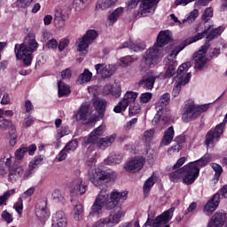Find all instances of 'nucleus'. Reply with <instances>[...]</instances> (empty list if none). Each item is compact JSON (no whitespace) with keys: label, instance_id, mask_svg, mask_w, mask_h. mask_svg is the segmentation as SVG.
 <instances>
[{"label":"nucleus","instance_id":"nucleus-57","mask_svg":"<svg viewBox=\"0 0 227 227\" xmlns=\"http://www.w3.org/2000/svg\"><path fill=\"white\" fill-rule=\"evenodd\" d=\"M121 63L122 67H129V65L134 63V59H132L130 56H127L121 59Z\"/></svg>","mask_w":227,"mask_h":227},{"label":"nucleus","instance_id":"nucleus-60","mask_svg":"<svg viewBox=\"0 0 227 227\" xmlns=\"http://www.w3.org/2000/svg\"><path fill=\"white\" fill-rule=\"evenodd\" d=\"M157 114L153 119V125H157V123H160V116H162V110H156Z\"/></svg>","mask_w":227,"mask_h":227},{"label":"nucleus","instance_id":"nucleus-45","mask_svg":"<svg viewBox=\"0 0 227 227\" xmlns=\"http://www.w3.org/2000/svg\"><path fill=\"white\" fill-rule=\"evenodd\" d=\"M43 160V157L42 156H36L32 161L29 162V168L31 169H36L40 164H42V161Z\"/></svg>","mask_w":227,"mask_h":227},{"label":"nucleus","instance_id":"nucleus-6","mask_svg":"<svg viewBox=\"0 0 227 227\" xmlns=\"http://www.w3.org/2000/svg\"><path fill=\"white\" fill-rule=\"evenodd\" d=\"M206 111H208V105L196 106L194 100L188 99L184 105V112L182 116L183 121L189 123V121H192V120H196V118L201 116V113H205Z\"/></svg>","mask_w":227,"mask_h":227},{"label":"nucleus","instance_id":"nucleus-2","mask_svg":"<svg viewBox=\"0 0 227 227\" xmlns=\"http://www.w3.org/2000/svg\"><path fill=\"white\" fill-rule=\"evenodd\" d=\"M210 160H212L210 154H206L201 159L184 165L183 168L169 174L170 181L176 183L183 178L184 184L192 185L196 182V178L200 176V168L207 166Z\"/></svg>","mask_w":227,"mask_h":227},{"label":"nucleus","instance_id":"nucleus-33","mask_svg":"<svg viewBox=\"0 0 227 227\" xmlns=\"http://www.w3.org/2000/svg\"><path fill=\"white\" fill-rule=\"evenodd\" d=\"M93 77V74L90 72L89 69H84L83 73L80 74L77 79L78 84H86V82H90L91 78Z\"/></svg>","mask_w":227,"mask_h":227},{"label":"nucleus","instance_id":"nucleus-41","mask_svg":"<svg viewBox=\"0 0 227 227\" xmlns=\"http://www.w3.org/2000/svg\"><path fill=\"white\" fill-rule=\"evenodd\" d=\"M74 211V219L75 221H81V219L82 218V205L81 204L75 205Z\"/></svg>","mask_w":227,"mask_h":227},{"label":"nucleus","instance_id":"nucleus-14","mask_svg":"<svg viewBox=\"0 0 227 227\" xmlns=\"http://www.w3.org/2000/svg\"><path fill=\"white\" fill-rule=\"evenodd\" d=\"M76 121H83V123H90V103H82L74 115Z\"/></svg>","mask_w":227,"mask_h":227},{"label":"nucleus","instance_id":"nucleus-11","mask_svg":"<svg viewBox=\"0 0 227 227\" xmlns=\"http://www.w3.org/2000/svg\"><path fill=\"white\" fill-rule=\"evenodd\" d=\"M160 0H143L139 5V10L135 12V18L148 17V15L155 12L157 4Z\"/></svg>","mask_w":227,"mask_h":227},{"label":"nucleus","instance_id":"nucleus-28","mask_svg":"<svg viewBox=\"0 0 227 227\" xmlns=\"http://www.w3.org/2000/svg\"><path fill=\"white\" fill-rule=\"evenodd\" d=\"M93 106L96 111L98 113V118L104 119V114L106 113V107L107 106V101L106 99L96 98L93 100Z\"/></svg>","mask_w":227,"mask_h":227},{"label":"nucleus","instance_id":"nucleus-56","mask_svg":"<svg viewBox=\"0 0 227 227\" xmlns=\"http://www.w3.org/2000/svg\"><path fill=\"white\" fill-rule=\"evenodd\" d=\"M32 194H35V188H29L28 190H27L25 192H23L21 194V196L20 197V199L24 200H27L31 197Z\"/></svg>","mask_w":227,"mask_h":227},{"label":"nucleus","instance_id":"nucleus-9","mask_svg":"<svg viewBox=\"0 0 227 227\" xmlns=\"http://www.w3.org/2000/svg\"><path fill=\"white\" fill-rule=\"evenodd\" d=\"M187 47V44H185L184 42L176 46L171 53L165 59V65L167 67V70L165 72V77L168 79L173 77L175 75V72H176V67H178V63L175 60V58L178 56L180 51H184Z\"/></svg>","mask_w":227,"mask_h":227},{"label":"nucleus","instance_id":"nucleus-12","mask_svg":"<svg viewBox=\"0 0 227 227\" xmlns=\"http://www.w3.org/2000/svg\"><path fill=\"white\" fill-rule=\"evenodd\" d=\"M129 195V192H112L110 194V198L106 200V210H113V208H116L121 201H125L127 200V196Z\"/></svg>","mask_w":227,"mask_h":227},{"label":"nucleus","instance_id":"nucleus-43","mask_svg":"<svg viewBox=\"0 0 227 227\" xmlns=\"http://www.w3.org/2000/svg\"><path fill=\"white\" fill-rule=\"evenodd\" d=\"M13 194H15V189L9 190L0 196V207L1 205H6V200H8L10 196H13Z\"/></svg>","mask_w":227,"mask_h":227},{"label":"nucleus","instance_id":"nucleus-47","mask_svg":"<svg viewBox=\"0 0 227 227\" xmlns=\"http://www.w3.org/2000/svg\"><path fill=\"white\" fill-rule=\"evenodd\" d=\"M155 134V129H151L144 132L143 140L146 143H150L153 139V135Z\"/></svg>","mask_w":227,"mask_h":227},{"label":"nucleus","instance_id":"nucleus-50","mask_svg":"<svg viewBox=\"0 0 227 227\" xmlns=\"http://www.w3.org/2000/svg\"><path fill=\"white\" fill-rule=\"evenodd\" d=\"M212 17H214V10L211 7H207L202 15V20L208 22V19Z\"/></svg>","mask_w":227,"mask_h":227},{"label":"nucleus","instance_id":"nucleus-42","mask_svg":"<svg viewBox=\"0 0 227 227\" xmlns=\"http://www.w3.org/2000/svg\"><path fill=\"white\" fill-rule=\"evenodd\" d=\"M153 94L152 92H144L140 94L139 102L140 104H148L152 100Z\"/></svg>","mask_w":227,"mask_h":227},{"label":"nucleus","instance_id":"nucleus-32","mask_svg":"<svg viewBox=\"0 0 227 227\" xmlns=\"http://www.w3.org/2000/svg\"><path fill=\"white\" fill-rule=\"evenodd\" d=\"M123 12H125V9L123 7H119L115 9L112 13H110L107 18L109 25L114 26V23L118 21V19L121 17Z\"/></svg>","mask_w":227,"mask_h":227},{"label":"nucleus","instance_id":"nucleus-48","mask_svg":"<svg viewBox=\"0 0 227 227\" xmlns=\"http://www.w3.org/2000/svg\"><path fill=\"white\" fill-rule=\"evenodd\" d=\"M24 200L19 199V200L14 204V208L16 210V212L19 214V215H22V210H24V203H23Z\"/></svg>","mask_w":227,"mask_h":227},{"label":"nucleus","instance_id":"nucleus-17","mask_svg":"<svg viewBox=\"0 0 227 227\" xmlns=\"http://www.w3.org/2000/svg\"><path fill=\"white\" fill-rule=\"evenodd\" d=\"M124 214L121 210V207H117L111 214L105 218L106 221L107 226L113 227L119 224L121 221V217H123Z\"/></svg>","mask_w":227,"mask_h":227},{"label":"nucleus","instance_id":"nucleus-19","mask_svg":"<svg viewBox=\"0 0 227 227\" xmlns=\"http://www.w3.org/2000/svg\"><path fill=\"white\" fill-rule=\"evenodd\" d=\"M171 40L172 35L169 30L160 31L157 37V43H154V45H157V49L162 52V47H164V45H168Z\"/></svg>","mask_w":227,"mask_h":227},{"label":"nucleus","instance_id":"nucleus-51","mask_svg":"<svg viewBox=\"0 0 227 227\" xmlns=\"http://www.w3.org/2000/svg\"><path fill=\"white\" fill-rule=\"evenodd\" d=\"M27 153V149L26 147H20L15 152L14 155L18 160H22V159H24V155H26Z\"/></svg>","mask_w":227,"mask_h":227},{"label":"nucleus","instance_id":"nucleus-35","mask_svg":"<svg viewBox=\"0 0 227 227\" xmlns=\"http://www.w3.org/2000/svg\"><path fill=\"white\" fill-rule=\"evenodd\" d=\"M198 15H200L198 9H194L189 13L186 19L183 20V24L184 26H189L190 24H192V22H194L196 19H198Z\"/></svg>","mask_w":227,"mask_h":227},{"label":"nucleus","instance_id":"nucleus-36","mask_svg":"<svg viewBox=\"0 0 227 227\" xmlns=\"http://www.w3.org/2000/svg\"><path fill=\"white\" fill-rule=\"evenodd\" d=\"M118 3V0H98V6L100 10H107V8H112Z\"/></svg>","mask_w":227,"mask_h":227},{"label":"nucleus","instance_id":"nucleus-29","mask_svg":"<svg viewBox=\"0 0 227 227\" xmlns=\"http://www.w3.org/2000/svg\"><path fill=\"white\" fill-rule=\"evenodd\" d=\"M137 92L127 91L124 95V98L121 100V104L124 109H127L129 104H134L136 98H137Z\"/></svg>","mask_w":227,"mask_h":227},{"label":"nucleus","instance_id":"nucleus-63","mask_svg":"<svg viewBox=\"0 0 227 227\" xmlns=\"http://www.w3.org/2000/svg\"><path fill=\"white\" fill-rule=\"evenodd\" d=\"M33 123H35V120H33V117L28 116L24 119L23 127H31Z\"/></svg>","mask_w":227,"mask_h":227},{"label":"nucleus","instance_id":"nucleus-22","mask_svg":"<svg viewBox=\"0 0 227 227\" xmlns=\"http://www.w3.org/2000/svg\"><path fill=\"white\" fill-rule=\"evenodd\" d=\"M221 200V194L215 193L213 198L207 201L206 206L204 207V212L207 214V215H210L212 212H215V208L219 207Z\"/></svg>","mask_w":227,"mask_h":227},{"label":"nucleus","instance_id":"nucleus-59","mask_svg":"<svg viewBox=\"0 0 227 227\" xmlns=\"http://www.w3.org/2000/svg\"><path fill=\"white\" fill-rule=\"evenodd\" d=\"M212 168L215 172V176H221V173H223V167H221L219 164L213 163Z\"/></svg>","mask_w":227,"mask_h":227},{"label":"nucleus","instance_id":"nucleus-23","mask_svg":"<svg viewBox=\"0 0 227 227\" xmlns=\"http://www.w3.org/2000/svg\"><path fill=\"white\" fill-rule=\"evenodd\" d=\"M22 175H24V168L15 165L9 168L8 181L12 182V184H15Z\"/></svg>","mask_w":227,"mask_h":227},{"label":"nucleus","instance_id":"nucleus-53","mask_svg":"<svg viewBox=\"0 0 227 227\" xmlns=\"http://www.w3.org/2000/svg\"><path fill=\"white\" fill-rule=\"evenodd\" d=\"M111 95L115 98H120V97H121V86L120 84H116L113 87Z\"/></svg>","mask_w":227,"mask_h":227},{"label":"nucleus","instance_id":"nucleus-61","mask_svg":"<svg viewBox=\"0 0 227 227\" xmlns=\"http://www.w3.org/2000/svg\"><path fill=\"white\" fill-rule=\"evenodd\" d=\"M62 79H70L72 77V71L70 68H67L61 72Z\"/></svg>","mask_w":227,"mask_h":227},{"label":"nucleus","instance_id":"nucleus-30","mask_svg":"<svg viewBox=\"0 0 227 227\" xmlns=\"http://www.w3.org/2000/svg\"><path fill=\"white\" fill-rule=\"evenodd\" d=\"M174 137H175V129L173 128V126H170L168 129L165 130L163 137L160 142V145L168 146V145H171V141H173Z\"/></svg>","mask_w":227,"mask_h":227},{"label":"nucleus","instance_id":"nucleus-13","mask_svg":"<svg viewBox=\"0 0 227 227\" xmlns=\"http://www.w3.org/2000/svg\"><path fill=\"white\" fill-rule=\"evenodd\" d=\"M98 36V33L96 30H89L82 38L79 39L77 50L80 52L86 51L90 44L93 43V41Z\"/></svg>","mask_w":227,"mask_h":227},{"label":"nucleus","instance_id":"nucleus-1","mask_svg":"<svg viewBox=\"0 0 227 227\" xmlns=\"http://www.w3.org/2000/svg\"><path fill=\"white\" fill-rule=\"evenodd\" d=\"M223 31H224V28H223V27L214 28V26H209L202 33H199L196 35L189 37L184 41L185 45H191V43H194V42H198V40H201V38H204L206 35L207 42L193 55V61L195 65L194 68L201 70V68H203V67L207 65V61H208V59H207V51L210 47V43H208V42L214 40V38H216V36H219L221 33H223Z\"/></svg>","mask_w":227,"mask_h":227},{"label":"nucleus","instance_id":"nucleus-10","mask_svg":"<svg viewBox=\"0 0 227 227\" xmlns=\"http://www.w3.org/2000/svg\"><path fill=\"white\" fill-rule=\"evenodd\" d=\"M109 199V192L104 189L101 190L99 194L97 196L90 212V215L92 217H97V215H100L102 214V208Z\"/></svg>","mask_w":227,"mask_h":227},{"label":"nucleus","instance_id":"nucleus-58","mask_svg":"<svg viewBox=\"0 0 227 227\" xmlns=\"http://www.w3.org/2000/svg\"><path fill=\"white\" fill-rule=\"evenodd\" d=\"M180 150H182V145L176 144L168 150V155H171L172 153H178Z\"/></svg>","mask_w":227,"mask_h":227},{"label":"nucleus","instance_id":"nucleus-5","mask_svg":"<svg viewBox=\"0 0 227 227\" xmlns=\"http://www.w3.org/2000/svg\"><path fill=\"white\" fill-rule=\"evenodd\" d=\"M95 162H97L95 158H90L87 160V164L90 166L88 172V179L96 187L104 189L106 184H107V182H111L112 175L100 168H96Z\"/></svg>","mask_w":227,"mask_h":227},{"label":"nucleus","instance_id":"nucleus-24","mask_svg":"<svg viewBox=\"0 0 227 227\" xmlns=\"http://www.w3.org/2000/svg\"><path fill=\"white\" fill-rule=\"evenodd\" d=\"M71 194L73 195H77L79 194L80 196L84 194L86 192V185L82 184V178H75L72 184H71V190H70Z\"/></svg>","mask_w":227,"mask_h":227},{"label":"nucleus","instance_id":"nucleus-55","mask_svg":"<svg viewBox=\"0 0 227 227\" xmlns=\"http://www.w3.org/2000/svg\"><path fill=\"white\" fill-rule=\"evenodd\" d=\"M0 166H4L5 168H10L12 166V157L4 156L0 160Z\"/></svg>","mask_w":227,"mask_h":227},{"label":"nucleus","instance_id":"nucleus-37","mask_svg":"<svg viewBox=\"0 0 227 227\" xmlns=\"http://www.w3.org/2000/svg\"><path fill=\"white\" fill-rule=\"evenodd\" d=\"M54 23L59 27H63L65 26V18H63V14L59 11H56Z\"/></svg>","mask_w":227,"mask_h":227},{"label":"nucleus","instance_id":"nucleus-54","mask_svg":"<svg viewBox=\"0 0 227 227\" xmlns=\"http://www.w3.org/2000/svg\"><path fill=\"white\" fill-rule=\"evenodd\" d=\"M2 219H4L7 224L13 223V216L8 211H4L2 213Z\"/></svg>","mask_w":227,"mask_h":227},{"label":"nucleus","instance_id":"nucleus-52","mask_svg":"<svg viewBox=\"0 0 227 227\" xmlns=\"http://www.w3.org/2000/svg\"><path fill=\"white\" fill-rule=\"evenodd\" d=\"M31 3H33V0H17L15 4L18 8H27L31 6Z\"/></svg>","mask_w":227,"mask_h":227},{"label":"nucleus","instance_id":"nucleus-4","mask_svg":"<svg viewBox=\"0 0 227 227\" xmlns=\"http://www.w3.org/2000/svg\"><path fill=\"white\" fill-rule=\"evenodd\" d=\"M38 49V43L35 34H28L21 44H16L14 52L17 59H23L24 65L29 67L33 61V52Z\"/></svg>","mask_w":227,"mask_h":227},{"label":"nucleus","instance_id":"nucleus-38","mask_svg":"<svg viewBox=\"0 0 227 227\" xmlns=\"http://www.w3.org/2000/svg\"><path fill=\"white\" fill-rule=\"evenodd\" d=\"M155 184V177L151 176L149 177L144 184V192L145 194L150 192L152 187Z\"/></svg>","mask_w":227,"mask_h":227},{"label":"nucleus","instance_id":"nucleus-21","mask_svg":"<svg viewBox=\"0 0 227 227\" xmlns=\"http://www.w3.org/2000/svg\"><path fill=\"white\" fill-rule=\"evenodd\" d=\"M156 79L157 77L153 74L144 75L138 82V86L147 91H151V90H153Z\"/></svg>","mask_w":227,"mask_h":227},{"label":"nucleus","instance_id":"nucleus-3","mask_svg":"<svg viewBox=\"0 0 227 227\" xmlns=\"http://www.w3.org/2000/svg\"><path fill=\"white\" fill-rule=\"evenodd\" d=\"M104 126L100 125L99 127L96 128L89 136L84 137L82 146L87 148L89 152H93L95 148L106 150V148L111 146L114 141L116 139V135L100 138V136L104 135Z\"/></svg>","mask_w":227,"mask_h":227},{"label":"nucleus","instance_id":"nucleus-16","mask_svg":"<svg viewBox=\"0 0 227 227\" xmlns=\"http://www.w3.org/2000/svg\"><path fill=\"white\" fill-rule=\"evenodd\" d=\"M95 70L97 74H99L103 79H107L111 77L114 72H116L115 65H107V64H97L95 65Z\"/></svg>","mask_w":227,"mask_h":227},{"label":"nucleus","instance_id":"nucleus-7","mask_svg":"<svg viewBox=\"0 0 227 227\" xmlns=\"http://www.w3.org/2000/svg\"><path fill=\"white\" fill-rule=\"evenodd\" d=\"M160 56H162V51L157 48V45L149 48L142 56L140 63L142 70H148V68L155 67L160 61Z\"/></svg>","mask_w":227,"mask_h":227},{"label":"nucleus","instance_id":"nucleus-49","mask_svg":"<svg viewBox=\"0 0 227 227\" xmlns=\"http://www.w3.org/2000/svg\"><path fill=\"white\" fill-rule=\"evenodd\" d=\"M123 160V157L120 154H114L108 157L110 164H120Z\"/></svg>","mask_w":227,"mask_h":227},{"label":"nucleus","instance_id":"nucleus-44","mask_svg":"<svg viewBox=\"0 0 227 227\" xmlns=\"http://www.w3.org/2000/svg\"><path fill=\"white\" fill-rule=\"evenodd\" d=\"M77 146H79V142L77 140H71L65 147L64 151L67 152H74L77 149Z\"/></svg>","mask_w":227,"mask_h":227},{"label":"nucleus","instance_id":"nucleus-18","mask_svg":"<svg viewBox=\"0 0 227 227\" xmlns=\"http://www.w3.org/2000/svg\"><path fill=\"white\" fill-rule=\"evenodd\" d=\"M35 215L40 221H46V219H49L51 213L47 208L46 200H41L35 205Z\"/></svg>","mask_w":227,"mask_h":227},{"label":"nucleus","instance_id":"nucleus-15","mask_svg":"<svg viewBox=\"0 0 227 227\" xmlns=\"http://www.w3.org/2000/svg\"><path fill=\"white\" fill-rule=\"evenodd\" d=\"M143 166H145V160L143 157H137L126 162L124 169L128 173H137V171L143 169Z\"/></svg>","mask_w":227,"mask_h":227},{"label":"nucleus","instance_id":"nucleus-26","mask_svg":"<svg viewBox=\"0 0 227 227\" xmlns=\"http://www.w3.org/2000/svg\"><path fill=\"white\" fill-rule=\"evenodd\" d=\"M127 48L130 49L131 51H134V52H139L141 51H145V49H146V45L145 44V43L141 41L137 43H132V41H128L120 46V49H127Z\"/></svg>","mask_w":227,"mask_h":227},{"label":"nucleus","instance_id":"nucleus-31","mask_svg":"<svg viewBox=\"0 0 227 227\" xmlns=\"http://www.w3.org/2000/svg\"><path fill=\"white\" fill-rule=\"evenodd\" d=\"M169 100H171V96L169 93L167 92L163 94L160 100L156 103V111H164V109H166V106L169 104Z\"/></svg>","mask_w":227,"mask_h":227},{"label":"nucleus","instance_id":"nucleus-20","mask_svg":"<svg viewBox=\"0 0 227 227\" xmlns=\"http://www.w3.org/2000/svg\"><path fill=\"white\" fill-rule=\"evenodd\" d=\"M224 221H226V214L224 212L218 211L211 217L207 227H223Z\"/></svg>","mask_w":227,"mask_h":227},{"label":"nucleus","instance_id":"nucleus-64","mask_svg":"<svg viewBox=\"0 0 227 227\" xmlns=\"http://www.w3.org/2000/svg\"><path fill=\"white\" fill-rule=\"evenodd\" d=\"M106 225L107 226V222L106 218H101L98 222H96L94 227H105Z\"/></svg>","mask_w":227,"mask_h":227},{"label":"nucleus","instance_id":"nucleus-8","mask_svg":"<svg viewBox=\"0 0 227 227\" xmlns=\"http://www.w3.org/2000/svg\"><path fill=\"white\" fill-rule=\"evenodd\" d=\"M192 64L191 62H185L182 64L178 69H177V75H176V83L172 90L173 97H178L180 94V90H182L183 84H188L189 81H191V77H192V74L191 73H188L185 77L184 78V74L187 73V70L191 68Z\"/></svg>","mask_w":227,"mask_h":227},{"label":"nucleus","instance_id":"nucleus-40","mask_svg":"<svg viewBox=\"0 0 227 227\" xmlns=\"http://www.w3.org/2000/svg\"><path fill=\"white\" fill-rule=\"evenodd\" d=\"M71 133L70 129L68 126H62L60 129H58L56 137L58 139H61L64 136H68Z\"/></svg>","mask_w":227,"mask_h":227},{"label":"nucleus","instance_id":"nucleus-27","mask_svg":"<svg viewBox=\"0 0 227 227\" xmlns=\"http://www.w3.org/2000/svg\"><path fill=\"white\" fill-rule=\"evenodd\" d=\"M52 227H67V216L63 211H59L53 215Z\"/></svg>","mask_w":227,"mask_h":227},{"label":"nucleus","instance_id":"nucleus-62","mask_svg":"<svg viewBox=\"0 0 227 227\" xmlns=\"http://www.w3.org/2000/svg\"><path fill=\"white\" fill-rule=\"evenodd\" d=\"M48 49H58V41L51 39L46 43Z\"/></svg>","mask_w":227,"mask_h":227},{"label":"nucleus","instance_id":"nucleus-46","mask_svg":"<svg viewBox=\"0 0 227 227\" xmlns=\"http://www.w3.org/2000/svg\"><path fill=\"white\" fill-rule=\"evenodd\" d=\"M139 113H141V108L139 107V106L134 103H131L129 105V116H136V114H139Z\"/></svg>","mask_w":227,"mask_h":227},{"label":"nucleus","instance_id":"nucleus-39","mask_svg":"<svg viewBox=\"0 0 227 227\" xmlns=\"http://www.w3.org/2000/svg\"><path fill=\"white\" fill-rule=\"evenodd\" d=\"M73 8L76 12H82L86 8V4L82 0H73Z\"/></svg>","mask_w":227,"mask_h":227},{"label":"nucleus","instance_id":"nucleus-34","mask_svg":"<svg viewBox=\"0 0 227 227\" xmlns=\"http://www.w3.org/2000/svg\"><path fill=\"white\" fill-rule=\"evenodd\" d=\"M59 97H68L70 95V87H68L65 82H58Z\"/></svg>","mask_w":227,"mask_h":227},{"label":"nucleus","instance_id":"nucleus-25","mask_svg":"<svg viewBox=\"0 0 227 227\" xmlns=\"http://www.w3.org/2000/svg\"><path fill=\"white\" fill-rule=\"evenodd\" d=\"M172 218L173 213H171L169 210L165 211L155 218L153 227H160L162 224H168V222L171 221Z\"/></svg>","mask_w":227,"mask_h":227}]
</instances>
